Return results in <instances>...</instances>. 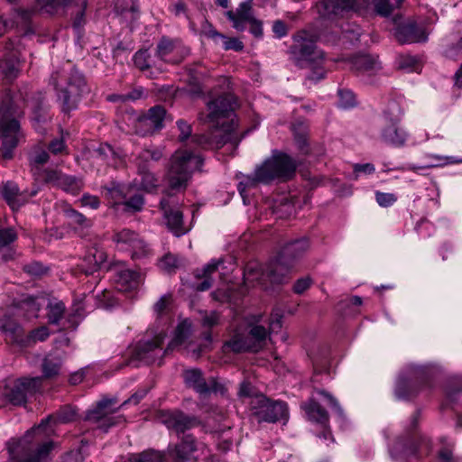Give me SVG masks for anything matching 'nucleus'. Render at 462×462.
Instances as JSON below:
<instances>
[{
	"label": "nucleus",
	"instance_id": "nucleus-1",
	"mask_svg": "<svg viewBox=\"0 0 462 462\" xmlns=\"http://www.w3.org/2000/svg\"><path fill=\"white\" fill-rule=\"evenodd\" d=\"M208 114L205 121L211 128L205 134H195L192 142L202 149L217 150L230 143L236 149L246 132L239 134L233 116L236 107V98L233 94L225 93L207 103Z\"/></svg>",
	"mask_w": 462,
	"mask_h": 462
},
{
	"label": "nucleus",
	"instance_id": "nucleus-2",
	"mask_svg": "<svg viewBox=\"0 0 462 462\" xmlns=\"http://www.w3.org/2000/svg\"><path fill=\"white\" fill-rule=\"evenodd\" d=\"M78 410L71 405H63L54 413L43 419L41 423L28 430L19 440L7 443V449L14 462H49V456L53 449L52 440L42 441L46 426L49 423L65 424L74 421Z\"/></svg>",
	"mask_w": 462,
	"mask_h": 462
},
{
	"label": "nucleus",
	"instance_id": "nucleus-3",
	"mask_svg": "<svg viewBox=\"0 0 462 462\" xmlns=\"http://www.w3.org/2000/svg\"><path fill=\"white\" fill-rule=\"evenodd\" d=\"M309 247V240L305 237L291 241L282 248L276 258L271 261L264 269L257 263L248 264L245 270V279L250 282L256 281L265 289L267 288L266 281H270L273 284L282 283Z\"/></svg>",
	"mask_w": 462,
	"mask_h": 462
},
{
	"label": "nucleus",
	"instance_id": "nucleus-4",
	"mask_svg": "<svg viewBox=\"0 0 462 462\" xmlns=\"http://www.w3.org/2000/svg\"><path fill=\"white\" fill-rule=\"evenodd\" d=\"M49 84L55 90L56 100L60 111L68 116L78 109L82 97L89 92L84 74L75 67L53 71Z\"/></svg>",
	"mask_w": 462,
	"mask_h": 462
},
{
	"label": "nucleus",
	"instance_id": "nucleus-5",
	"mask_svg": "<svg viewBox=\"0 0 462 462\" xmlns=\"http://www.w3.org/2000/svg\"><path fill=\"white\" fill-rule=\"evenodd\" d=\"M296 170L297 163L290 155L274 150L269 158L255 168L253 174L245 176L239 182L238 191L244 196L246 189L254 188L258 183L289 180L295 175Z\"/></svg>",
	"mask_w": 462,
	"mask_h": 462
},
{
	"label": "nucleus",
	"instance_id": "nucleus-6",
	"mask_svg": "<svg viewBox=\"0 0 462 462\" xmlns=\"http://www.w3.org/2000/svg\"><path fill=\"white\" fill-rule=\"evenodd\" d=\"M420 411H416L405 433L399 437L391 448V456L395 460L405 461L411 458L419 459L428 455L431 449L430 440L417 431Z\"/></svg>",
	"mask_w": 462,
	"mask_h": 462
},
{
	"label": "nucleus",
	"instance_id": "nucleus-7",
	"mask_svg": "<svg viewBox=\"0 0 462 462\" xmlns=\"http://www.w3.org/2000/svg\"><path fill=\"white\" fill-rule=\"evenodd\" d=\"M402 0H322L323 16H343L349 12H358L373 6L375 13L382 16H389L398 8Z\"/></svg>",
	"mask_w": 462,
	"mask_h": 462
},
{
	"label": "nucleus",
	"instance_id": "nucleus-8",
	"mask_svg": "<svg viewBox=\"0 0 462 462\" xmlns=\"http://www.w3.org/2000/svg\"><path fill=\"white\" fill-rule=\"evenodd\" d=\"M203 158L189 150L176 151L170 162L166 180L171 190H184L196 170H200Z\"/></svg>",
	"mask_w": 462,
	"mask_h": 462
},
{
	"label": "nucleus",
	"instance_id": "nucleus-9",
	"mask_svg": "<svg viewBox=\"0 0 462 462\" xmlns=\"http://www.w3.org/2000/svg\"><path fill=\"white\" fill-rule=\"evenodd\" d=\"M184 338L181 337L180 328H178V334L176 335L173 341L169 346L162 349V337H155L152 340L140 341L133 349L129 352V357L125 363V365L139 366V365H152L158 364L159 365L162 362L163 356L168 353L171 345L181 344Z\"/></svg>",
	"mask_w": 462,
	"mask_h": 462
},
{
	"label": "nucleus",
	"instance_id": "nucleus-10",
	"mask_svg": "<svg viewBox=\"0 0 462 462\" xmlns=\"http://www.w3.org/2000/svg\"><path fill=\"white\" fill-rule=\"evenodd\" d=\"M18 111L14 106L12 98L7 96L0 105L1 137H2V156L5 160L13 158V151L19 141L20 124L17 119L11 118L17 116Z\"/></svg>",
	"mask_w": 462,
	"mask_h": 462
},
{
	"label": "nucleus",
	"instance_id": "nucleus-11",
	"mask_svg": "<svg viewBox=\"0 0 462 462\" xmlns=\"http://www.w3.org/2000/svg\"><path fill=\"white\" fill-rule=\"evenodd\" d=\"M251 417L258 423H275L289 416L288 405L282 401H273L265 395L255 396L249 402Z\"/></svg>",
	"mask_w": 462,
	"mask_h": 462
},
{
	"label": "nucleus",
	"instance_id": "nucleus-12",
	"mask_svg": "<svg viewBox=\"0 0 462 462\" xmlns=\"http://www.w3.org/2000/svg\"><path fill=\"white\" fill-rule=\"evenodd\" d=\"M401 114L402 110L398 104H390L384 112L386 125L381 130L382 141L397 148L404 146L409 137L407 131L400 125Z\"/></svg>",
	"mask_w": 462,
	"mask_h": 462
},
{
	"label": "nucleus",
	"instance_id": "nucleus-13",
	"mask_svg": "<svg viewBox=\"0 0 462 462\" xmlns=\"http://www.w3.org/2000/svg\"><path fill=\"white\" fill-rule=\"evenodd\" d=\"M316 39L307 32H301L294 37L290 53L295 62H319L324 60L325 53L315 45Z\"/></svg>",
	"mask_w": 462,
	"mask_h": 462
},
{
	"label": "nucleus",
	"instance_id": "nucleus-14",
	"mask_svg": "<svg viewBox=\"0 0 462 462\" xmlns=\"http://www.w3.org/2000/svg\"><path fill=\"white\" fill-rule=\"evenodd\" d=\"M204 448L192 434H183L178 437L176 443L170 444L167 455L171 462H195L197 453Z\"/></svg>",
	"mask_w": 462,
	"mask_h": 462
},
{
	"label": "nucleus",
	"instance_id": "nucleus-15",
	"mask_svg": "<svg viewBox=\"0 0 462 462\" xmlns=\"http://www.w3.org/2000/svg\"><path fill=\"white\" fill-rule=\"evenodd\" d=\"M117 400L116 398H104L97 402V406L87 412L85 420L97 424V428L107 431L112 426L118 424L122 420V417H114L113 413L116 412L120 407L114 408Z\"/></svg>",
	"mask_w": 462,
	"mask_h": 462
},
{
	"label": "nucleus",
	"instance_id": "nucleus-16",
	"mask_svg": "<svg viewBox=\"0 0 462 462\" xmlns=\"http://www.w3.org/2000/svg\"><path fill=\"white\" fill-rule=\"evenodd\" d=\"M160 208L163 212L167 227L175 236L180 237L189 231V228L184 226L180 202L170 191H166L161 199Z\"/></svg>",
	"mask_w": 462,
	"mask_h": 462
},
{
	"label": "nucleus",
	"instance_id": "nucleus-17",
	"mask_svg": "<svg viewBox=\"0 0 462 462\" xmlns=\"http://www.w3.org/2000/svg\"><path fill=\"white\" fill-rule=\"evenodd\" d=\"M112 239L120 250L129 251L132 258L143 257L149 252L147 244L134 230L123 228L116 231Z\"/></svg>",
	"mask_w": 462,
	"mask_h": 462
},
{
	"label": "nucleus",
	"instance_id": "nucleus-18",
	"mask_svg": "<svg viewBox=\"0 0 462 462\" xmlns=\"http://www.w3.org/2000/svg\"><path fill=\"white\" fill-rule=\"evenodd\" d=\"M189 54V49L180 40L162 36L155 50V56L163 62L179 64Z\"/></svg>",
	"mask_w": 462,
	"mask_h": 462
},
{
	"label": "nucleus",
	"instance_id": "nucleus-19",
	"mask_svg": "<svg viewBox=\"0 0 462 462\" xmlns=\"http://www.w3.org/2000/svg\"><path fill=\"white\" fill-rule=\"evenodd\" d=\"M41 388L42 377L20 378L6 393V397L14 405H23L27 398L40 392Z\"/></svg>",
	"mask_w": 462,
	"mask_h": 462
},
{
	"label": "nucleus",
	"instance_id": "nucleus-20",
	"mask_svg": "<svg viewBox=\"0 0 462 462\" xmlns=\"http://www.w3.org/2000/svg\"><path fill=\"white\" fill-rule=\"evenodd\" d=\"M184 383L188 388L192 389L200 396H207L211 393L218 391L219 383L216 377L206 379L199 368L186 369L183 371Z\"/></svg>",
	"mask_w": 462,
	"mask_h": 462
},
{
	"label": "nucleus",
	"instance_id": "nucleus-21",
	"mask_svg": "<svg viewBox=\"0 0 462 462\" xmlns=\"http://www.w3.org/2000/svg\"><path fill=\"white\" fill-rule=\"evenodd\" d=\"M162 419L165 426L169 430H174L178 437L200 425V420L197 416L186 414L180 410L163 412Z\"/></svg>",
	"mask_w": 462,
	"mask_h": 462
},
{
	"label": "nucleus",
	"instance_id": "nucleus-22",
	"mask_svg": "<svg viewBox=\"0 0 462 462\" xmlns=\"http://www.w3.org/2000/svg\"><path fill=\"white\" fill-rule=\"evenodd\" d=\"M37 193L38 189H32L31 191L20 190L18 185L10 180L5 182L2 189L4 199L13 209H18Z\"/></svg>",
	"mask_w": 462,
	"mask_h": 462
},
{
	"label": "nucleus",
	"instance_id": "nucleus-23",
	"mask_svg": "<svg viewBox=\"0 0 462 462\" xmlns=\"http://www.w3.org/2000/svg\"><path fill=\"white\" fill-rule=\"evenodd\" d=\"M396 40L402 43L424 42L428 39L425 30L416 23L399 25L394 32Z\"/></svg>",
	"mask_w": 462,
	"mask_h": 462
},
{
	"label": "nucleus",
	"instance_id": "nucleus-24",
	"mask_svg": "<svg viewBox=\"0 0 462 462\" xmlns=\"http://www.w3.org/2000/svg\"><path fill=\"white\" fill-rule=\"evenodd\" d=\"M351 69L360 77H371L381 69L378 60L369 54H360L352 58Z\"/></svg>",
	"mask_w": 462,
	"mask_h": 462
},
{
	"label": "nucleus",
	"instance_id": "nucleus-25",
	"mask_svg": "<svg viewBox=\"0 0 462 462\" xmlns=\"http://www.w3.org/2000/svg\"><path fill=\"white\" fill-rule=\"evenodd\" d=\"M426 386H430L429 380L426 377H423L420 383L400 377L395 387V396L399 400H409L415 397L421 391V388Z\"/></svg>",
	"mask_w": 462,
	"mask_h": 462
},
{
	"label": "nucleus",
	"instance_id": "nucleus-26",
	"mask_svg": "<svg viewBox=\"0 0 462 462\" xmlns=\"http://www.w3.org/2000/svg\"><path fill=\"white\" fill-rule=\"evenodd\" d=\"M116 282L118 290L128 291L136 289L143 281V274L131 269H121L116 272Z\"/></svg>",
	"mask_w": 462,
	"mask_h": 462
},
{
	"label": "nucleus",
	"instance_id": "nucleus-27",
	"mask_svg": "<svg viewBox=\"0 0 462 462\" xmlns=\"http://www.w3.org/2000/svg\"><path fill=\"white\" fill-rule=\"evenodd\" d=\"M300 407L305 411L310 420L319 423L321 426H325L328 423V412L319 403L313 395L307 402H302Z\"/></svg>",
	"mask_w": 462,
	"mask_h": 462
},
{
	"label": "nucleus",
	"instance_id": "nucleus-28",
	"mask_svg": "<svg viewBox=\"0 0 462 462\" xmlns=\"http://www.w3.org/2000/svg\"><path fill=\"white\" fill-rule=\"evenodd\" d=\"M63 363V357L58 353H50L42 360V381L43 379H52L59 375L61 365Z\"/></svg>",
	"mask_w": 462,
	"mask_h": 462
},
{
	"label": "nucleus",
	"instance_id": "nucleus-29",
	"mask_svg": "<svg viewBox=\"0 0 462 462\" xmlns=\"http://www.w3.org/2000/svg\"><path fill=\"white\" fill-rule=\"evenodd\" d=\"M162 157L159 150L143 149L134 158V164L136 168V173H145L151 171V162H158Z\"/></svg>",
	"mask_w": 462,
	"mask_h": 462
},
{
	"label": "nucleus",
	"instance_id": "nucleus-30",
	"mask_svg": "<svg viewBox=\"0 0 462 462\" xmlns=\"http://www.w3.org/2000/svg\"><path fill=\"white\" fill-rule=\"evenodd\" d=\"M17 239V233L13 227L0 230V254L3 261L7 262L14 256L15 251L10 246Z\"/></svg>",
	"mask_w": 462,
	"mask_h": 462
},
{
	"label": "nucleus",
	"instance_id": "nucleus-31",
	"mask_svg": "<svg viewBox=\"0 0 462 462\" xmlns=\"http://www.w3.org/2000/svg\"><path fill=\"white\" fill-rule=\"evenodd\" d=\"M137 185V179H134L128 184L119 183V182H112L110 186L106 187V190L107 192L108 197L115 201V203H120L121 201H125V199L130 196L132 190Z\"/></svg>",
	"mask_w": 462,
	"mask_h": 462
},
{
	"label": "nucleus",
	"instance_id": "nucleus-32",
	"mask_svg": "<svg viewBox=\"0 0 462 462\" xmlns=\"http://www.w3.org/2000/svg\"><path fill=\"white\" fill-rule=\"evenodd\" d=\"M165 118V108L162 106H154L148 110L146 115L140 117V123L149 126L152 131H155L163 127Z\"/></svg>",
	"mask_w": 462,
	"mask_h": 462
},
{
	"label": "nucleus",
	"instance_id": "nucleus-33",
	"mask_svg": "<svg viewBox=\"0 0 462 462\" xmlns=\"http://www.w3.org/2000/svg\"><path fill=\"white\" fill-rule=\"evenodd\" d=\"M224 348L233 353L240 354L245 352L255 353V346L251 345L250 337L245 334L236 333L224 344Z\"/></svg>",
	"mask_w": 462,
	"mask_h": 462
},
{
	"label": "nucleus",
	"instance_id": "nucleus-34",
	"mask_svg": "<svg viewBox=\"0 0 462 462\" xmlns=\"http://www.w3.org/2000/svg\"><path fill=\"white\" fill-rule=\"evenodd\" d=\"M36 5L40 10L53 15L59 12L60 9L66 12V10L73 5H78V0H35Z\"/></svg>",
	"mask_w": 462,
	"mask_h": 462
},
{
	"label": "nucleus",
	"instance_id": "nucleus-35",
	"mask_svg": "<svg viewBox=\"0 0 462 462\" xmlns=\"http://www.w3.org/2000/svg\"><path fill=\"white\" fill-rule=\"evenodd\" d=\"M62 212L69 225H76L82 228L90 227L92 226L91 219L87 218L82 213L72 208L68 204L62 208Z\"/></svg>",
	"mask_w": 462,
	"mask_h": 462
},
{
	"label": "nucleus",
	"instance_id": "nucleus-36",
	"mask_svg": "<svg viewBox=\"0 0 462 462\" xmlns=\"http://www.w3.org/2000/svg\"><path fill=\"white\" fill-rule=\"evenodd\" d=\"M38 297L26 295L18 302V307L25 312L28 319L38 317V312L42 307V304L38 302Z\"/></svg>",
	"mask_w": 462,
	"mask_h": 462
},
{
	"label": "nucleus",
	"instance_id": "nucleus-37",
	"mask_svg": "<svg viewBox=\"0 0 462 462\" xmlns=\"http://www.w3.org/2000/svg\"><path fill=\"white\" fill-rule=\"evenodd\" d=\"M140 180H137L136 189L138 190H143L147 193H152L159 187L158 178L152 171H145V173H138Z\"/></svg>",
	"mask_w": 462,
	"mask_h": 462
},
{
	"label": "nucleus",
	"instance_id": "nucleus-38",
	"mask_svg": "<svg viewBox=\"0 0 462 462\" xmlns=\"http://www.w3.org/2000/svg\"><path fill=\"white\" fill-rule=\"evenodd\" d=\"M3 328L5 333H8L11 336L14 342L20 345L21 346H25V339L27 335L24 334V330L21 325L14 321H6L3 325Z\"/></svg>",
	"mask_w": 462,
	"mask_h": 462
},
{
	"label": "nucleus",
	"instance_id": "nucleus-39",
	"mask_svg": "<svg viewBox=\"0 0 462 462\" xmlns=\"http://www.w3.org/2000/svg\"><path fill=\"white\" fill-rule=\"evenodd\" d=\"M84 187V182L81 178L64 174V177L60 187V189L72 195H78Z\"/></svg>",
	"mask_w": 462,
	"mask_h": 462
},
{
	"label": "nucleus",
	"instance_id": "nucleus-40",
	"mask_svg": "<svg viewBox=\"0 0 462 462\" xmlns=\"http://www.w3.org/2000/svg\"><path fill=\"white\" fill-rule=\"evenodd\" d=\"M246 337H250L251 345L255 346L256 353L261 350L264 345L267 337V330L263 326L255 325L251 327Z\"/></svg>",
	"mask_w": 462,
	"mask_h": 462
},
{
	"label": "nucleus",
	"instance_id": "nucleus-41",
	"mask_svg": "<svg viewBox=\"0 0 462 462\" xmlns=\"http://www.w3.org/2000/svg\"><path fill=\"white\" fill-rule=\"evenodd\" d=\"M0 69L7 79H14L20 71L19 60L14 56L5 58L0 63Z\"/></svg>",
	"mask_w": 462,
	"mask_h": 462
},
{
	"label": "nucleus",
	"instance_id": "nucleus-42",
	"mask_svg": "<svg viewBox=\"0 0 462 462\" xmlns=\"http://www.w3.org/2000/svg\"><path fill=\"white\" fill-rule=\"evenodd\" d=\"M129 462H165L164 455L156 450H145L139 454L132 455Z\"/></svg>",
	"mask_w": 462,
	"mask_h": 462
},
{
	"label": "nucleus",
	"instance_id": "nucleus-43",
	"mask_svg": "<svg viewBox=\"0 0 462 462\" xmlns=\"http://www.w3.org/2000/svg\"><path fill=\"white\" fill-rule=\"evenodd\" d=\"M48 310V321L50 324L57 325L63 318L66 307L62 301L51 303L47 306Z\"/></svg>",
	"mask_w": 462,
	"mask_h": 462
},
{
	"label": "nucleus",
	"instance_id": "nucleus-44",
	"mask_svg": "<svg viewBox=\"0 0 462 462\" xmlns=\"http://www.w3.org/2000/svg\"><path fill=\"white\" fill-rule=\"evenodd\" d=\"M338 102L337 105L343 109L353 108L356 106V98L354 92L347 88H338L337 90Z\"/></svg>",
	"mask_w": 462,
	"mask_h": 462
},
{
	"label": "nucleus",
	"instance_id": "nucleus-45",
	"mask_svg": "<svg viewBox=\"0 0 462 462\" xmlns=\"http://www.w3.org/2000/svg\"><path fill=\"white\" fill-rule=\"evenodd\" d=\"M115 11L120 15L131 13L134 18L138 13V5L136 0H115Z\"/></svg>",
	"mask_w": 462,
	"mask_h": 462
},
{
	"label": "nucleus",
	"instance_id": "nucleus-46",
	"mask_svg": "<svg viewBox=\"0 0 462 462\" xmlns=\"http://www.w3.org/2000/svg\"><path fill=\"white\" fill-rule=\"evenodd\" d=\"M50 336V330L46 326L39 327L35 329H32L27 336L25 339V346H30L36 342H43Z\"/></svg>",
	"mask_w": 462,
	"mask_h": 462
},
{
	"label": "nucleus",
	"instance_id": "nucleus-47",
	"mask_svg": "<svg viewBox=\"0 0 462 462\" xmlns=\"http://www.w3.org/2000/svg\"><path fill=\"white\" fill-rule=\"evenodd\" d=\"M134 66L141 71H145L152 67L151 55L147 49L136 51L133 58Z\"/></svg>",
	"mask_w": 462,
	"mask_h": 462
},
{
	"label": "nucleus",
	"instance_id": "nucleus-48",
	"mask_svg": "<svg viewBox=\"0 0 462 462\" xmlns=\"http://www.w3.org/2000/svg\"><path fill=\"white\" fill-rule=\"evenodd\" d=\"M64 173L58 170L47 169L42 172V181L60 189Z\"/></svg>",
	"mask_w": 462,
	"mask_h": 462
},
{
	"label": "nucleus",
	"instance_id": "nucleus-49",
	"mask_svg": "<svg viewBox=\"0 0 462 462\" xmlns=\"http://www.w3.org/2000/svg\"><path fill=\"white\" fill-rule=\"evenodd\" d=\"M122 204L125 207L126 210H130L133 212H139L143 209L144 205V198L140 193H135L134 195L129 196L125 201L122 202Z\"/></svg>",
	"mask_w": 462,
	"mask_h": 462
},
{
	"label": "nucleus",
	"instance_id": "nucleus-50",
	"mask_svg": "<svg viewBox=\"0 0 462 462\" xmlns=\"http://www.w3.org/2000/svg\"><path fill=\"white\" fill-rule=\"evenodd\" d=\"M189 93L191 96L199 97L203 93V88L199 81V77L193 69H189Z\"/></svg>",
	"mask_w": 462,
	"mask_h": 462
},
{
	"label": "nucleus",
	"instance_id": "nucleus-51",
	"mask_svg": "<svg viewBox=\"0 0 462 462\" xmlns=\"http://www.w3.org/2000/svg\"><path fill=\"white\" fill-rule=\"evenodd\" d=\"M200 34L215 42H217V39L225 38V35L217 32L206 19H203L201 23Z\"/></svg>",
	"mask_w": 462,
	"mask_h": 462
},
{
	"label": "nucleus",
	"instance_id": "nucleus-52",
	"mask_svg": "<svg viewBox=\"0 0 462 462\" xmlns=\"http://www.w3.org/2000/svg\"><path fill=\"white\" fill-rule=\"evenodd\" d=\"M96 156L102 161L109 162L111 159H114L116 155L113 147L108 143H101L95 150Z\"/></svg>",
	"mask_w": 462,
	"mask_h": 462
},
{
	"label": "nucleus",
	"instance_id": "nucleus-53",
	"mask_svg": "<svg viewBox=\"0 0 462 462\" xmlns=\"http://www.w3.org/2000/svg\"><path fill=\"white\" fill-rule=\"evenodd\" d=\"M263 395L259 393L256 389L247 381H243L239 384L238 396L240 398H250L252 401L255 396Z\"/></svg>",
	"mask_w": 462,
	"mask_h": 462
},
{
	"label": "nucleus",
	"instance_id": "nucleus-54",
	"mask_svg": "<svg viewBox=\"0 0 462 462\" xmlns=\"http://www.w3.org/2000/svg\"><path fill=\"white\" fill-rule=\"evenodd\" d=\"M159 267L167 272L171 273L177 268V258L171 254H166L159 262Z\"/></svg>",
	"mask_w": 462,
	"mask_h": 462
},
{
	"label": "nucleus",
	"instance_id": "nucleus-55",
	"mask_svg": "<svg viewBox=\"0 0 462 462\" xmlns=\"http://www.w3.org/2000/svg\"><path fill=\"white\" fill-rule=\"evenodd\" d=\"M322 62H323V60H319V62H310L309 63L310 66L313 67V69L306 77V79L308 80L313 81V82H318L320 79L325 78L326 72L323 69V68H321V66H320L322 64Z\"/></svg>",
	"mask_w": 462,
	"mask_h": 462
},
{
	"label": "nucleus",
	"instance_id": "nucleus-56",
	"mask_svg": "<svg viewBox=\"0 0 462 462\" xmlns=\"http://www.w3.org/2000/svg\"><path fill=\"white\" fill-rule=\"evenodd\" d=\"M294 141L300 152L303 155H308L310 152V148L307 135L305 134L295 133Z\"/></svg>",
	"mask_w": 462,
	"mask_h": 462
},
{
	"label": "nucleus",
	"instance_id": "nucleus-57",
	"mask_svg": "<svg viewBox=\"0 0 462 462\" xmlns=\"http://www.w3.org/2000/svg\"><path fill=\"white\" fill-rule=\"evenodd\" d=\"M235 15H237V18L247 20L248 22L253 19L252 17V3L250 0L243 2L239 5L236 9Z\"/></svg>",
	"mask_w": 462,
	"mask_h": 462
},
{
	"label": "nucleus",
	"instance_id": "nucleus-58",
	"mask_svg": "<svg viewBox=\"0 0 462 462\" xmlns=\"http://www.w3.org/2000/svg\"><path fill=\"white\" fill-rule=\"evenodd\" d=\"M223 263L222 260H211L208 264L203 266L202 269L196 271V277L209 276L217 272L219 264Z\"/></svg>",
	"mask_w": 462,
	"mask_h": 462
},
{
	"label": "nucleus",
	"instance_id": "nucleus-59",
	"mask_svg": "<svg viewBox=\"0 0 462 462\" xmlns=\"http://www.w3.org/2000/svg\"><path fill=\"white\" fill-rule=\"evenodd\" d=\"M49 158H50L49 153L46 151L39 150V151L34 152L30 156V164L32 167H39L41 165L47 163V162L49 161Z\"/></svg>",
	"mask_w": 462,
	"mask_h": 462
},
{
	"label": "nucleus",
	"instance_id": "nucleus-60",
	"mask_svg": "<svg viewBox=\"0 0 462 462\" xmlns=\"http://www.w3.org/2000/svg\"><path fill=\"white\" fill-rule=\"evenodd\" d=\"M376 202L383 208L392 206L397 200V197L393 193L375 192Z\"/></svg>",
	"mask_w": 462,
	"mask_h": 462
},
{
	"label": "nucleus",
	"instance_id": "nucleus-61",
	"mask_svg": "<svg viewBox=\"0 0 462 462\" xmlns=\"http://www.w3.org/2000/svg\"><path fill=\"white\" fill-rule=\"evenodd\" d=\"M282 318L283 314L282 311L279 309L273 310V311L271 314L270 318V331L272 333L277 332L282 328Z\"/></svg>",
	"mask_w": 462,
	"mask_h": 462
},
{
	"label": "nucleus",
	"instance_id": "nucleus-62",
	"mask_svg": "<svg viewBox=\"0 0 462 462\" xmlns=\"http://www.w3.org/2000/svg\"><path fill=\"white\" fill-rule=\"evenodd\" d=\"M223 40V48L226 51L233 50L235 51H242L244 50V43L238 38H220Z\"/></svg>",
	"mask_w": 462,
	"mask_h": 462
},
{
	"label": "nucleus",
	"instance_id": "nucleus-63",
	"mask_svg": "<svg viewBox=\"0 0 462 462\" xmlns=\"http://www.w3.org/2000/svg\"><path fill=\"white\" fill-rule=\"evenodd\" d=\"M23 270L32 276H41L45 273L46 269L39 262H32L23 265Z\"/></svg>",
	"mask_w": 462,
	"mask_h": 462
},
{
	"label": "nucleus",
	"instance_id": "nucleus-64",
	"mask_svg": "<svg viewBox=\"0 0 462 462\" xmlns=\"http://www.w3.org/2000/svg\"><path fill=\"white\" fill-rule=\"evenodd\" d=\"M312 283V279L310 276L298 279L293 285V291L296 294H302L307 291Z\"/></svg>",
	"mask_w": 462,
	"mask_h": 462
}]
</instances>
